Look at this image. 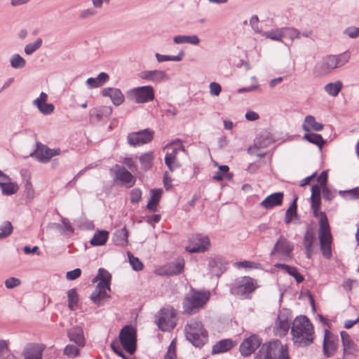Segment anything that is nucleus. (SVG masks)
<instances>
[{"label": "nucleus", "mask_w": 359, "mask_h": 359, "mask_svg": "<svg viewBox=\"0 0 359 359\" xmlns=\"http://www.w3.org/2000/svg\"><path fill=\"white\" fill-rule=\"evenodd\" d=\"M292 340L298 346L310 345L313 341V327L309 318L304 316L297 317L291 327Z\"/></svg>", "instance_id": "obj_1"}, {"label": "nucleus", "mask_w": 359, "mask_h": 359, "mask_svg": "<svg viewBox=\"0 0 359 359\" xmlns=\"http://www.w3.org/2000/svg\"><path fill=\"white\" fill-rule=\"evenodd\" d=\"M184 332L187 339L196 347H201L208 341V332L198 320H190L185 326Z\"/></svg>", "instance_id": "obj_2"}, {"label": "nucleus", "mask_w": 359, "mask_h": 359, "mask_svg": "<svg viewBox=\"0 0 359 359\" xmlns=\"http://www.w3.org/2000/svg\"><path fill=\"white\" fill-rule=\"evenodd\" d=\"M350 55L344 53L339 55H328L316 65V69L322 75L331 73L334 69L344 66L348 62Z\"/></svg>", "instance_id": "obj_3"}, {"label": "nucleus", "mask_w": 359, "mask_h": 359, "mask_svg": "<svg viewBox=\"0 0 359 359\" xmlns=\"http://www.w3.org/2000/svg\"><path fill=\"white\" fill-rule=\"evenodd\" d=\"M257 287V283L253 278L243 276L236 279L231 284L230 292L241 299H248Z\"/></svg>", "instance_id": "obj_4"}, {"label": "nucleus", "mask_w": 359, "mask_h": 359, "mask_svg": "<svg viewBox=\"0 0 359 359\" xmlns=\"http://www.w3.org/2000/svg\"><path fill=\"white\" fill-rule=\"evenodd\" d=\"M209 299L208 292H201L193 290L187 294L183 301L184 313L192 314L198 312Z\"/></svg>", "instance_id": "obj_5"}, {"label": "nucleus", "mask_w": 359, "mask_h": 359, "mask_svg": "<svg viewBox=\"0 0 359 359\" xmlns=\"http://www.w3.org/2000/svg\"><path fill=\"white\" fill-rule=\"evenodd\" d=\"M177 321V313L172 307L163 308L158 313L156 323L161 331H171L176 326Z\"/></svg>", "instance_id": "obj_6"}, {"label": "nucleus", "mask_w": 359, "mask_h": 359, "mask_svg": "<svg viewBox=\"0 0 359 359\" xmlns=\"http://www.w3.org/2000/svg\"><path fill=\"white\" fill-rule=\"evenodd\" d=\"M283 351V344L278 340L263 344L254 359H278V354Z\"/></svg>", "instance_id": "obj_7"}, {"label": "nucleus", "mask_w": 359, "mask_h": 359, "mask_svg": "<svg viewBox=\"0 0 359 359\" xmlns=\"http://www.w3.org/2000/svg\"><path fill=\"white\" fill-rule=\"evenodd\" d=\"M119 340L123 348L130 355L136 351V331L132 325H126L120 331Z\"/></svg>", "instance_id": "obj_8"}, {"label": "nucleus", "mask_w": 359, "mask_h": 359, "mask_svg": "<svg viewBox=\"0 0 359 359\" xmlns=\"http://www.w3.org/2000/svg\"><path fill=\"white\" fill-rule=\"evenodd\" d=\"M128 96L136 103H144L154 99V88L151 86L135 88L128 92Z\"/></svg>", "instance_id": "obj_9"}, {"label": "nucleus", "mask_w": 359, "mask_h": 359, "mask_svg": "<svg viewBox=\"0 0 359 359\" xmlns=\"http://www.w3.org/2000/svg\"><path fill=\"white\" fill-rule=\"evenodd\" d=\"M290 311L288 309H284L280 311L273 327V332L276 336L281 337L287 333L290 327Z\"/></svg>", "instance_id": "obj_10"}, {"label": "nucleus", "mask_w": 359, "mask_h": 359, "mask_svg": "<svg viewBox=\"0 0 359 359\" xmlns=\"http://www.w3.org/2000/svg\"><path fill=\"white\" fill-rule=\"evenodd\" d=\"M210 246V241L208 236L196 234L191 238L186 250L191 253L203 252L207 251Z\"/></svg>", "instance_id": "obj_11"}, {"label": "nucleus", "mask_w": 359, "mask_h": 359, "mask_svg": "<svg viewBox=\"0 0 359 359\" xmlns=\"http://www.w3.org/2000/svg\"><path fill=\"white\" fill-rule=\"evenodd\" d=\"M112 114V108L108 106L95 107L89 111L90 123L97 124L109 120Z\"/></svg>", "instance_id": "obj_12"}, {"label": "nucleus", "mask_w": 359, "mask_h": 359, "mask_svg": "<svg viewBox=\"0 0 359 359\" xmlns=\"http://www.w3.org/2000/svg\"><path fill=\"white\" fill-rule=\"evenodd\" d=\"M154 132L149 129H144L128 135V142L133 147H138L147 144L152 140Z\"/></svg>", "instance_id": "obj_13"}, {"label": "nucleus", "mask_w": 359, "mask_h": 359, "mask_svg": "<svg viewBox=\"0 0 359 359\" xmlns=\"http://www.w3.org/2000/svg\"><path fill=\"white\" fill-rule=\"evenodd\" d=\"M294 249V245L287 238L280 236L271 252V255L275 253L280 255L284 259L290 258Z\"/></svg>", "instance_id": "obj_14"}, {"label": "nucleus", "mask_w": 359, "mask_h": 359, "mask_svg": "<svg viewBox=\"0 0 359 359\" xmlns=\"http://www.w3.org/2000/svg\"><path fill=\"white\" fill-rule=\"evenodd\" d=\"M262 339L257 334H252L249 337L245 339L241 344L239 350L241 354L247 357L250 355L255 351L260 346Z\"/></svg>", "instance_id": "obj_15"}, {"label": "nucleus", "mask_w": 359, "mask_h": 359, "mask_svg": "<svg viewBox=\"0 0 359 359\" xmlns=\"http://www.w3.org/2000/svg\"><path fill=\"white\" fill-rule=\"evenodd\" d=\"M38 149L34 151L30 155L35 156L36 158L41 163H47L49 160L57 155L60 154V149H50L44 145L40 147L39 143H37Z\"/></svg>", "instance_id": "obj_16"}, {"label": "nucleus", "mask_w": 359, "mask_h": 359, "mask_svg": "<svg viewBox=\"0 0 359 359\" xmlns=\"http://www.w3.org/2000/svg\"><path fill=\"white\" fill-rule=\"evenodd\" d=\"M227 262L222 256H215L209 258L208 268L210 273L219 276L226 269Z\"/></svg>", "instance_id": "obj_17"}, {"label": "nucleus", "mask_w": 359, "mask_h": 359, "mask_svg": "<svg viewBox=\"0 0 359 359\" xmlns=\"http://www.w3.org/2000/svg\"><path fill=\"white\" fill-rule=\"evenodd\" d=\"M117 169L115 171V180L120 182L121 185L127 188L132 187L136 181L135 177L124 167L116 165Z\"/></svg>", "instance_id": "obj_18"}, {"label": "nucleus", "mask_w": 359, "mask_h": 359, "mask_svg": "<svg viewBox=\"0 0 359 359\" xmlns=\"http://www.w3.org/2000/svg\"><path fill=\"white\" fill-rule=\"evenodd\" d=\"M318 237L320 240V249L322 250L323 255L326 259H330L332 256V236L330 233V229L318 232Z\"/></svg>", "instance_id": "obj_19"}, {"label": "nucleus", "mask_w": 359, "mask_h": 359, "mask_svg": "<svg viewBox=\"0 0 359 359\" xmlns=\"http://www.w3.org/2000/svg\"><path fill=\"white\" fill-rule=\"evenodd\" d=\"M47 100L48 95L44 92H41L39 97L33 101V104L44 115L50 114L55 109L53 104L46 102Z\"/></svg>", "instance_id": "obj_20"}, {"label": "nucleus", "mask_w": 359, "mask_h": 359, "mask_svg": "<svg viewBox=\"0 0 359 359\" xmlns=\"http://www.w3.org/2000/svg\"><path fill=\"white\" fill-rule=\"evenodd\" d=\"M140 77L154 83H160L169 79L168 74L163 70L144 71L141 73Z\"/></svg>", "instance_id": "obj_21"}, {"label": "nucleus", "mask_w": 359, "mask_h": 359, "mask_svg": "<svg viewBox=\"0 0 359 359\" xmlns=\"http://www.w3.org/2000/svg\"><path fill=\"white\" fill-rule=\"evenodd\" d=\"M236 345V341L232 339H222L212 346L211 353L213 355L225 353L232 349Z\"/></svg>", "instance_id": "obj_22"}, {"label": "nucleus", "mask_w": 359, "mask_h": 359, "mask_svg": "<svg viewBox=\"0 0 359 359\" xmlns=\"http://www.w3.org/2000/svg\"><path fill=\"white\" fill-rule=\"evenodd\" d=\"M104 97H109L116 106L121 104L124 101V95L121 91L118 88H106L102 91Z\"/></svg>", "instance_id": "obj_23"}, {"label": "nucleus", "mask_w": 359, "mask_h": 359, "mask_svg": "<svg viewBox=\"0 0 359 359\" xmlns=\"http://www.w3.org/2000/svg\"><path fill=\"white\" fill-rule=\"evenodd\" d=\"M283 199V193L276 192L266 197L261 203V205L266 209H271L275 206L281 205Z\"/></svg>", "instance_id": "obj_24"}, {"label": "nucleus", "mask_w": 359, "mask_h": 359, "mask_svg": "<svg viewBox=\"0 0 359 359\" xmlns=\"http://www.w3.org/2000/svg\"><path fill=\"white\" fill-rule=\"evenodd\" d=\"M43 347L39 344H31L26 346L23 355L25 359H41Z\"/></svg>", "instance_id": "obj_25"}, {"label": "nucleus", "mask_w": 359, "mask_h": 359, "mask_svg": "<svg viewBox=\"0 0 359 359\" xmlns=\"http://www.w3.org/2000/svg\"><path fill=\"white\" fill-rule=\"evenodd\" d=\"M315 241L316 238L313 230L312 229H307L303 239V245L306 248L307 258H311V254L313 252V244Z\"/></svg>", "instance_id": "obj_26"}, {"label": "nucleus", "mask_w": 359, "mask_h": 359, "mask_svg": "<svg viewBox=\"0 0 359 359\" xmlns=\"http://www.w3.org/2000/svg\"><path fill=\"white\" fill-rule=\"evenodd\" d=\"M111 275L110 273L103 268H100L98 270L97 275L93 279V282L99 281L98 284L99 287H102L107 288L108 290H110V282H111Z\"/></svg>", "instance_id": "obj_27"}, {"label": "nucleus", "mask_w": 359, "mask_h": 359, "mask_svg": "<svg viewBox=\"0 0 359 359\" xmlns=\"http://www.w3.org/2000/svg\"><path fill=\"white\" fill-rule=\"evenodd\" d=\"M68 337L70 341L76 344L79 346H84L86 344L83 329L81 327H75L68 332Z\"/></svg>", "instance_id": "obj_28"}, {"label": "nucleus", "mask_w": 359, "mask_h": 359, "mask_svg": "<svg viewBox=\"0 0 359 359\" xmlns=\"http://www.w3.org/2000/svg\"><path fill=\"white\" fill-rule=\"evenodd\" d=\"M180 149L184 150V147L181 144H179L177 147L174 148L172 152L166 154L165 156V163L168 167L170 172H172L175 168L180 166L176 162V160L177 152Z\"/></svg>", "instance_id": "obj_29"}, {"label": "nucleus", "mask_w": 359, "mask_h": 359, "mask_svg": "<svg viewBox=\"0 0 359 359\" xmlns=\"http://www.w3.org/2000/svg\"><path fill=\"white\" fill-rule=\"evenodd\" d=\"M107 290H108L107 288L99 287V285H97L95 290L90 294V299L97 306L102 305L104 300L109 297L107 294Z\"/></svg>", "instance_id": "obj_30"}, {"label": "nucleus", "mask_w": 359, "mask_h": 359, "mask_svg": "<svg viewBox=\"0 0 359 359\" xmlns=\"http://www.w3.org/2000/svg\"><path fill=\"white\" fill-rule=\"evenodd\" d=\"M328 330H325L323 340V352L327 357L332 355L337 350V345Z\"/></svg>", "instance_id": "obj_31"}, {"label": "nucleus", "mask_w": 359, "mask_h": 359, "mask_svg": "<svg viewBox=\"0 0 359 359\" xmlns=\"http://www.w3.org/2000/svg\"><path fill=\"white\" fill-rule=\"evenodd\" d=\"M323 125L316 121L314 116L308 115L305 117L302 128L304 131L310 132L311 130L314 131H321L323 129Z\"/></svg>", "instance_id": "obj_32"}, {"label": "nucleus", "mask_w": 359, "mask_h": 359, "mask_svg": "<svg viewBox=\"0 0 359 359\" xmlns=\"http://www.w3.org/2000/svg\"><path fill=\"white\" fill-rule=\"evenodd\" d=\"M184 266V261L183 259H178L175 262L170 263L165 266V273L169 276H175L182 272Z\"/></svg>", "instance_id": "obj_33"}, {"label": "nucleus", "mask_w": 359, "mask_h": 359, "mask_svg": "<svg viewBox=\"0 0 359 359\" xmlns=\"http://www.w3.org/2000/svg\"><path fill=\"white\" fill-rule=\"evenodd\" d=\"M313 216L319 219L318 232L330 230V225L326 214L320 210V208H312Z\"/></svg>", "instance_id": "obj_34"}, {"label": "nucleus", "mask_w": 359, "mask_h": 359, "mask_svg": "<svg viewBox=\"0 0 359 359\" xmlns=\"http://www.w3.org/2000/svg\"><path fill=\"white\" fill-rule=\"evenodd\" d=\"M275 267L284 269L288 274L294 278L297 283H300L304 280V276L300 273H299L296 267L281 263L275 264Z\"/></svg>", "instance_id": "obj_35"}, {"label": "nucleus", "mask_w": 359, "mask_h": 359, "mask_svg": "<svg viewBox=\"0 0 359 359\" xmlns=\"http://www.w3.org/2000/svg\"><path fill=\"white\" fill-rule=\"evenodd\" d=\"M109 237V232L105 230L97 231L93 235L90 241V245L93 246L103 245L106 243Z\"/></svg>", "instance_id": "obj_36"}, {"label": "nucleus", "mask_w": 359, "mask_h": 359, "mask_svg": "<svg viewBox=\"0 0 359 359\" xmlns=\"http://www.w3.org/2000/svg\"><path fill=\"white\" fill-rule=\"evenodd\" d=\"M340 335L344 353L348 354L353 353L355 351V344L352 341L350 335L345 331H341Z\"/></svg>", "instance_id": "obj_37"}, {"label": "nucleus", "mask_w": 359, "mask_h": 359, "mask_svg": "<svg viewBox=\"0 0 359 359\" xmlns=\"http://www.w3.org/2000/svg\"><path fill=\"white\" fill-rule=\"evenodd\" d=\"M162 194L161 189H152L151 191V197L147 205V208L152 212L156 211V206L158 203Z\"/></svg>", "instance_id": "obj_38"}, {"label": "nucleus", "mask_w": 359, "mask_h": 359, "mask_svg": "<svg viewBox=\"0 0 359 359\" xmlns=\"http://www.w3.org/2000/svg\"><path fill=\"white\" fill-rule=\"evenodd\" d=\"M153 161L154 154L152 151L144 153L140 156L141 166L144 170H148L152 167Z\"/></svg>", "instance_id": "obj_39"}, {"label": "nucleus", "mask_w": 359, "mask_h": 359, "mask_svg": "<svg viewBox=\"0 0 359 359\" xmlns=\"http://www.w3.org/2000/svg\"><path fill=\"white\" fill-rule=\"evenodd\" d=\"M343 86L342 83L340 81H337L334 83H329L324 87L325 91L332 97H336Z\"/></svg>", "instance_id": "obj_40"}, {"label": "nucleus", "mask_w": 359, "mask_h": 359, "mask_svg": "<svg viewBox=\"0 0 359 359\" xmlns=\"http://www.w3.org/2000/svg\"><path fill=\"white\" fill-rule=\"evenodd\" d=\"M128 231L126 227L116 231L114 233V242L118 245H125L128 242Z\"/></svg>", "instance_id": "obj_41"}, {"label": "nucleus", "mask_w": 359, "mask_h": 359, "mask_svg": "<svg viewBox=\"0 0 359 359\" xmlns=\"http://www.w3.org/2000/svg\"><path fill=\"white\" fill-rule=\"evenodd\" d=\"M303 139L307 140L308 142L313 144L317 145L320 149L323 147L325 142L321 135L316 133L305 134L303 137Z\"/></svg>", "instance_id": "obj_42"}, {"label": "nucleus", "mask_w": 359, "mask_h": 359, "mask_svg": "<svg viewBox=\"0 0 359 359\" xmlns=\"http://www.w3.org/2000/svg\"><path fill=\"white\" fill-rule=\"evenodd\" d=\"M10 65L13 69H22L26 66V60L19 54H13L10 58Z\"/></svg>", "instance_id": "obj_43"}, {"label": "nucleus", "mask_w": 359, "mask_h": 359, "mask_svg": "<svg viewBox=\"0 0 359 359\" xmlns=\"http://www.w3.org/2000/svg\"><path fill=\"white\" fill-rule=\"evenodd\" d=\"M0 187L3 194L7 196L16 193L18 189L17 184L12 182L11 180L8 181L6 183H1Z\"/></svg>", "instance_id": "obj_44"}, {"label": "nucleus", "mask_w": 359, "mask_h": 359, "mask_svg": "<svg viewBox=\"0 0 359 359\" xmlns=\"http://www.w3.org/2000/svg\"><path fill=\"white\" fill-rule=\"evenodd\" d=\"M68 307L71 310H74L79 301V296L75 288L70 289L67 291Z\"/></svg>", "instance_id": "obj_45"}, {"label": "nucleus", "mask_w": 359, "mask_h": 359, "mask_svg": "<svg viewBox=\"0 0 359 359\" xmlns=\"http://www.w3.org/2000/svg\"><path fill=\"white\" fill-rule=\"evenodd\" d=\"M42 43V39L37 38L34 43H28L25 46V53L27 55L33 54L36 50H37L41 47Z\"/></svg>", "instance_id": "obj_46"}, {"label": "nucleus", "mask_w": 359, "mask_h": 359, "mask_svg": "<svg viewBox=\"0 0 359 359\" xmlns=\"http://www.w3.org/2000/svg\"><path fill=\"white\" fill-rule=\"evenodd\" d=\"M283 38H287L291 40L300 37L301 32L294 27H282Z\"/></svg>", "instance_id": "obj_47"}, {"label": "nucleus", "mask_w": 359, "mask_h": 359, "mask_svg": "<svg viewBox=\"0 0 359 359\" xmlns=\"http://www.w3.org/2000/svg\"><path fill=\"white\" fill-rule=\"evenodd\" d=\"M13 230V225L11 222L6 221L0 226V240L9 236Z\"/></svg>", "instance_id": "obj_48"}, {"label": "nucleus", "mask_w": 359, "mask_h": 359, "mask_svg": "<svg viewBox=\"0 0 359 359\" xmlns=\"http://www.w3.org/2000/svg\"><path fill=\"white\" fill-rule=\"evenodd\" d=\"M264 36L267 39H270L273 41H281L283 39L282 28L271 29L265 32Z\"/></svg>", "instance_id": "obj_49"}, {"label": "nucleus", "mask_w": 359, "mask_h": 359, "mask_svg": "<svg viewBox=\"0 0 359 359\" xmlns=\"http://www.w3.org/2000/svg\"><path fill=\"white\" fill-rule=\"evenodd\" d=\"M339 194L347 199L359 198V187L349 190L339 191Z\"/></svg>", "instance_id": "obj_50"}, {"label": "nucleus", "mask_w": 359, "mask_h": 359, "mask_svg": "<svg viewBox=\"0 0 359 359\" xmlns=\"http://www.w3.org/2000/svg\"><path fill=\"white\" fill-rule=\"evenodd\" d=\"M97 14V10L93 8H88L84 10H82L79 13V18L80 19L84 20L88 19L89 18L95 16Z\"/></svg>", "instance_id": "obj_51"}, {"label": "nucleus", "mask_w": 359, "mask_h": 359, "mask_svg": "<svg viewBox=\"0 0 359 359\" xmlns=\"http://www.w3.org/2000/svg\"><path fill=\"white\" fill-rule=\"evenodd\" d=\"M129 261L134 270L140 271L143 269V264L137 257H134L133 255H129Z\"/></svg>", "instance_id": "obj_52"}, {"label": "nucleus", "mask_w": 359, "mask_h": 359, "mask_svg": "<svg viewBox=\"0 0 359 359\" xmlns=\"http://www.w3.org/2000/svg\"><path fill=\"white\" fill-rule=\"evenodd\" d=\"M79 353V348L72 344H69L66 346L64 350V354L67 355L68 357H75Z\"/></svg>", "instance_id": "obj_53"}, {"label": "nucleus", "mask_w": 359, "mask_h": 359, "mask_svg": "<svg viewBox=\"0 0 359 359\" xmlns=\"http://www.w3.org/2000/svg\"><path fill=\"white\" fill-rule=\"evenodd\" d=\"M142 191L140 189H133L130 192V201L133 203H137L141 201Z\"/></svg>", "instance_id": "obj_54"}, {"label": "nucleus", "mask_w": 359, "mask_h": 359, "mask_svg": "<svg viewBox=\"0 0 359 359\" xmlns=\"http://www.w3.org/2000/svg\"><path fill=\"white\" fill-rule=\"evenodd\" d=\"M21 284L20 279L14 277L9 278L5 280V286L8 289H12Z\"/></svg>", "instance_id": "obj_55"}, {"label": "nucleus", "mask_w": 359, "mask_h": 359, "mask_svg": "<svg viewBox=\"0 0 359 359\" xmlns=\"http://www.w3.org/2000/svg\"><path fill=\"white\" fill-rule=\"evenodd\" d=\"M222 91L221 86L217 82L210 83V93L213 96H218Z\"/></svg>", "instance_id": "obj_56"}, {"label": "nucleus", "mask_w": 359, "mask_h": 359, "mask_svg": "<svg viewBox=\"0 0 359 359\" xmlns=\"http://www.w3.org/2000/svg\"><path fill=\"white\" fill-rule=\"evenodd\" d=\"M186 43L192 45V46H198L201 39L196 34L193 35H185Z\"/></svg>", "instance_id": "obj_57"}, {"label": "nucleus", "mask_w": 359, "mask_h": 359, "mask_svg": "<svg viewBox=\"0 0 359 359\" xmlns=\"http://www.w3.org/2000/svg\"><path fill=\"white\" fill-rule=\"evenodd\" d=\"M81 274L80 269H75L72 271H67L66 273V278L69 280H74L78 278Z\"/></svg>", "instance_id": "obj_58"}, {"label": "nucleus", "mask_w": 359, "mask_h": 359, "mask_svg": "<svg viewBox=\"0 0 359 359\" xmlns=\"http://www.w3.org/2000/svg\"><path fill=\"white\" fill-rule=\"evenodd\" d=\"M297 218H298L297 211L292 210L291 212H290L288 209L286 210L285 216V223L286 224L291 223L294 219Z\"/></svg>", "instance_id": "obj_59"}, {"label": "nucleus", "mask_w": 359, "mask_h": 359, "mask_svg": "<svg viewBox=\"0 0 359 359\" xmlns=\"http://www.w3.org/2000/svg\"><path fill=\"white\" fill-rule=\"evenodd\" d=\"M344 33L350 38L355 39L359 36V28L355 27H348L344 31Z\"/></svg>", "instance_id": "obj_60"}, {"label": "nucleus", "mask_w": 359, "mask_h": 359, "mask_svg": "<svg viewBox=\"0 0 359 359\" xmlns=\"http://www.w3.org/2000/svg\"><path fill=\"white\" fill-rule=\"evenodd\" d=\"M322 192L323 198L326 201H330L334 197V194L328 189L326 185L322 187Z\"/></svg>", "instance_id": "obj_61"}, {"label": "nucleus", "mask_w": 359, "mask_h": 359, "mask_svg": "<svg viewBox=\"0 0 359 359\" xmlns=\"http://www.w3.org/2000/svg\"><path fill=\"white\" fill-rule=\"evenodd\" d=\"M259 18L257 15H252L250 19V25L252 29L255 32H259V28L258 26Z\"/></svg>", "instance_id": "obj_62"}, {"label": "nucleus", "mask_w": 359, "mask_h": 359, "mask_svg": "<svg viewBox=\"0 0 359 359\" xmlns=\"http://www.w3.org/2000/svg\"><path fill=\"white\" fill-rule=\"evenodd\" d=\"M98 83L100 86H102L104 83H105L109 79V75L105 72H101L96 77Z\"/></svg>", "instance_id": "obj_63"}, {"label": "nucleus", "mask_w": 359, "mask_h": 359, "mask_svg": "<svg viewBox=\"0 0 359 359\" xmlns=\"http://www.w3.org/2000/svg\"><path fill=\"white\" fill-rule=\"evenodd\" d=\"M61 221L64 225L65 232L69 233H73L74 229L72 226V225H71L70 222L68 221V219L66 218H62Z\"/></svg>", "instance_id": "obj_64"}]
</instances>
